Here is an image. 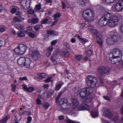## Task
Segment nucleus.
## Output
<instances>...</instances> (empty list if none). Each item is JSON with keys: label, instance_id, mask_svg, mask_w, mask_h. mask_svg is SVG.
Segmentation results:
<instances>
[{"label": "nucleus", "instance_id": "obj_14", "mask_svg": "<svg viewBox=\"0 0 123 123\" xmlns=\"http://www.w3.org/2000/svg\"><path fill=\"white\" fill-rule=\"evenodd\" d=\"M115 8L117 11H120L123 9V0H119L115 6Z\"/></svg>", "mask_w": 123, "mask_h": 123}, {"label": "nucleus", "instance_id": "obj_3", "mask_svg": "<svg viewBox=\"0 0 123 123\" xmlns=\"http://www.w3.org/2000/svg\"><path fill=\"white\" fill-rule=\"evenodd\" d=\"M112 51V54L110 55L109 59L112 64H115L121 60L123 50L118 48H115Z\"/></svg>", "mask_w": 123, "mask_h": 123}, {"label": "nucleus", "instance_id": "obj_33", "mask_svg": "<svg viewBox=\"0 0 123 123\" xmlns=\"http://www.w3.org/2000/svg\"><path fill=\"white\" fill-rule=\"evenodd\" d=\"M6 27L4 26H0V33H2L6 30Z\"/></svg>", "mask_w": 123, "mask_h": 123}, {"label": "nucleus", "instance_id": "obj_19", "mask_svg": "<svg viewBox=\"0 0 123 123\" xmlns=\"http://www.w3.org/2000/svg\"><path fill=\"white\" fill-rule=\"evenodd\" d=\"M25 19L21 17H16L13 19V20L12 22V23L14 24L15 23L21 22L22 20H24Z\"/></svg>", "mask_w": 123, "mask_h": 123}, {"label": "nucleus", "instance_id": "obj_30", "mask_svg": "<svg viewBox=\"0 0 123 123\" xmlns=\"http://www.w3.org/2000/svg\"><path fill=\"white\" fill-rule=\"evenodd\" d=\"M52 78V76H51L49 77L47 79L44 80V81L46 82H53L54 81L51 79V78Z\"/></svg>", "mask_w": 123, "mask_h": 123}, {"label": "nucleus", "instance_id": "obj_43", "mask_svg": "<svg viewBox=\"0 0 123 123\" xmlns=\"http://www.w3.org/2000/svg\"><path fill=\"white\" fill-rule=\"evenodd\" d=\"M87 54L88 56L92 55H93V51L92 50H88L87 51Z\"/></svg>", "mask_w": 123, "mask_h": 123}, {"label": "nucleus", "instance_id": "obj_26", "mask_svg": "<svg viewBox=\"0 0 123 123\" xmlns=\"http://www.w3.org/2000/svg\"><path fill=\"white\" fill-rule=\"evenodd\" d=\"M24 33V32L23 31L18 32L17 33L18 36L20 37H24L25 36Z\"/></svg>", "mask_w": 123, "mask_h": 123}, {"label": "nucleus", "instance_id": "obj_11", "mask_svg": "<svg viewBox=\"0 0 123 123\" xmlns=\"http://www.w3.org/2000/svg\"><path fill=\"white\" fill-rule=\"evenodd\" d=\"M29 54L34 60H37L40 57V54L39 52L37 51H30Z\"/></svg>", "mask_w": 123, "mask_h": 123}, {"label": "nucleus", "instance_id": "obj_12", "mask_svg": "<svg viewBox=\"0 0 123 123\" xmlns=\"http://www.w3.org/2000/svg\"><path fill=\"white\" fill-rule=\"evenodd\" d=\"M109 70L108 67H101L98 68V71L101 75H103L106 73H108L109 72Z\"/></svg>", "mask_w": 123, "mask_h": 123}, {"label": "nucleus", "instance_id": "obj_62", "mask_svg": "<svg viewBox=\"0 0 123 123\" xmlns=\"http://www.w3.org/2000/svg\"><path fill=\"white\" fill-rule=\"evenodd\" d=\"M71 42L72 43H75L76 42V40L75 38H72L70 40Z\"/></svg>", "mask_w": 123, "mask_h": 123}, {"label": "nucleus", "instance_id": "obj_60", "mask_svg": "<svg viewBox=\"0 0 123 123\" xmlns=\"http://www.w3.org/2000/svg\"><path fill=\"white\" fill-rule=\"evenodd\" d=\"M11 33L12 35H16V31L13 30L12 29L11 31Z\"/></svg>", "mask_w": 123, "mask_h": 123}, {"label": "nucleus", "instance_id": "obj_27", "mask_svg": "<svg viewBox=\"0 0 123 123\" xmlns=\"http://www.w3.org/2000/svg\"><path fill=\"white\" fill-rule=\"evenodd\" d=\"M37 75L42 78H45L47 76L46 74L44 73H39L37 74Z\"/></svg>", "mask_w": 123, "mask_h": 123}, {"label": "nucleus", "instance_id": "obj_41", "mask_svg": "<svg viewBox=\"0 0 123 123\" xmlns=\"http://www.w3.org/2000/svg\"><path fill=\"white\" fill-rule=\"evenodd\" d=\"M57 42V40H54L52 41L51 42V46H53L55 45Z\"/></svg>", "mask_w": 123, "mask_h": 123}, {"label": "nucleus", "instance_id": "obj_37", "mask_svg": "<svg viewBox=\"0 0 123 123\" xmlns=\"http://www.w3.org/2000/svg\"><path fill=\"white\" fill-rule=\"evenodd\" d=\"M28 35L30 37L32 38H34L36 36L35 34L32 32H29Z\"/></svg>", "mask_w": 123, "mask_h": 123}, {"label": "nucleus", "instance_id": "obj_17", "mask_svg": "<svg viewBox=\"0 0 123 123\" xmlns=\"http://www.w3.org/2000/svg\"><path fill=\"white\" fill-rule=\"evenodd\" d=\"M103 115L105 116L109 117H111L112 116V113L110 112L109 109L105 108L103 110Z\"/></svg>", "mask_w": 123, "mask_h": 123}, {"label": "nucleus", "instance_id": "obj_1", "mask_svg": "<svg viewBox=\"0 0 123 123\" xmlns=\"http://www.w3.org/2000/svg\"><path fill=\"white\" fill-rule=\"evenodd\" d=\"M103 14L100 19L98 23L101 26L107 25L110 27H114L118 23V20L117 17L107 10H103Z\"/></svg>", "mask_w": 123, "mask_h": 123}, {"label": "nucleus", "instance_id": "obj_28", "mask_svg": "<svg viewBox=\"0 0 123 123\" xmlns=\"http://www.w3.org/2000/svg\"><path fill=\"white\" fill-rule=\"evenodd\" d=\"M16 27L18 29L20 30H23L24 29V26L22 25L18 24L16 25Z\"/></svg>", "mask_w": 123, "mask_h": 123}, {"label": "nucleus", "instance_id": "obj_8", "mask_svg": "<svg viewBox=\"0 0 123 123\" xmlns=\"http://www.w3.org/2000/svg\"><path fill=\"white\" fill-rule=\"evenodd\" d=\"M27 48V46L23 44H19L14 49L15 53L18 55L24 54L26 52Z\"/></svg>", "mask_w": 123, "mask_h": 123}, {"label": "nucleus", "instance_id": "obj_21", "mask_svg": "<svg viewBox=\"0 0 123 123\" xmlns=\"http://www.w3.org/2000/svg\"><path fill=\"white\" fill-rule=\"evenodd\" d=\"M48 34L50 35L56 36L58 35V33L56 31L51 30H48L47 31Z\"/></svg>", "mask_w": 123, "mask_h": 123}, {"label": "nucleus", "instance_id": "obj_7", "mask_svg": "<svg viewBox=\"0 0 123 123\" xmlns=\"http://www.w3.org/2000/svg\"><path fill=\"white\" fill-rule=\"evenodd\" d=\"M111 37H108L106 39V43L108 45H112L118 41V37L115 31H111L110 33Z\"/></svg>", "mask_w": 123, "mask_h": 123}, {"label": "nucleus", "instance_id": "obj_48", "mask_svg": "<svg viewBox=\"0 0 123 123\" xmlns=\"http://www.w3.org/2000/svg\"><path fill=\"white\" fill-rule=\"evenodd\" d=\"M48 19L47 18H45L42 20L41 22V23L42 24H46L48 21Z\"/></svg>", "mask_w": 123, "mask_h": 123}, {"label": "nucleus", "instance_id": "obj_39", "mask_svg": "<svg viewBox=\"0 0 123 123\" xmlns=\"http://www.w3.org/2000/svg\"><path fill=\"white\" fill-rule=\"evenodd\" d=\"M41 8V5L40 3L36 5L35 9L36 10H40Z\"/></svg>", "mask_w": 123, "mask_h": 123}, {"label": "nucleus", "instance_id": "obj_4", "mask_svg": "<svg viewBox=\"0 0 123 123\" xmlns=\"http://www.w3.org/2000/svg\"><path fill=\"white\" fill-rule=\"evenodd\" d=\"M76 99V98H72L71 101L72 104V107H71V105L70 103L68 102V99L66 98H62L60 99L59 103L60 105V110L62 112H67L68 111H72L76 110L74 109L73 107V103L72 102V99Z\"/></svg>", "mask_w": 123, "mask_h": 123}, {"label": "nucleus", "instance_id": "obj_50", "mask_svg": "<svg viewBox=\"0 0 123 123\" xmlns=\"http://www.w3.org/2000/svg\"><path fill=\"white\" fill-rule=\"evenodd\" d=\"M63 92H60L59 94V95L56 98V102H58V100L60 97L61 94Z\"/></svg>", "mask_w": 123, "mask_h": 123}, {"label": "nucleus", "instance_id": "obj_9", "mask_svg": "<svg viewBox=\"0 0 123 123\" xmlns=\"http://www.w3.org/2000/svg\"><path fill=\"white\" fill-rule=\"evenodd\" d=\"M86 81L88 86L92 87H93L96 86L97 82V80L96 77L89 75L87 76Z\"/></svg>", "mask_w": 123, "mask_h": 123}, {"label": "nucleus", "instance_id": "obj_42", "mask_svg": "<svg viewBox=\"0 0 123 123\" xmlns=\"http://www.w3.org/2000/svg\"><path fill=\"white\" fill-rule=\"evenodd\" d=\"M53 49V48L52 46H50L47 49V51L51 53Z\"/></svg>", "mask_w": 123, "mask_h": 123}, {"label": "nucleus", "instance_id": "obj_57", "mask_svg": "<svg viewBox=\"0 0 123 123\" xmlns=\"http://www.w3.org/2000/svg\"><path fill=\"white\" fill-rule=\"evenodd\" d=\"M22 87L23 89L25 90L26 91H27L28 89V88L27 87V86L25 84H23L22 85Z\"/></svg>", "mask_w": 123, "mask_h": 123}, {"label": "nucleus", "instance_id": "obj_2", "mask_svg": "<svg viewBox=\"0 0 123 123\" xmlns=\"http://www.w3.org/2000/svg\"><path fill=\"white\" fill-rule=\"evenodd\" d=\"M74 90L75 93L77 94H79L83 101L88 102L92 100V98L90 95L92 92V88H85L81 89L77 88H75Z\"/></svg>", "mask_w": 123, "mask_h": 123}, {"label": "nucleus", "instance_id": "obj_46", "mask_svg": "<svg viewBox=\"0 0 123 123\" xmlns=\"http://www.w3.org/2000/svg\"><path fill=\"white\" fill-rule=\"evenodd\" d=\"M86 22H83L80 24V27L81 28H83L86 25Z\"/></svg>", "mask_w": 123, "mask_h": 123}, {"label": "nucleus", "instance_id": "obj_38", "mask_svg": "<svg viewBox=\"0 0 123 123\" xmlns=\"http://www.w3.org/2000/svg\"><path fill=\"white\" fill-rule=\"evenodd\" d=\"M93 29H94L93 26L92 25H90L88 27V31L91 33L93 31Z\"/></svg>", "mask_w": 123, "mask_h": 123}, {"label": "nucleus", "instance_id": "obj_5", "mask_svg": "<svg viewBox=\"0 0 123 123\" xmlns=\"http://www.w3.org/2000/svg\"><path fill=\"white\" fill-rule=\"evenodd\" d=\"M72 101L73 103V108L76 109V110L81 111L89 110V111H90L92 109V107H89V105L86 104H83L78 107L79 103L77 99H72Z\"/></svg>", "mask_w": 123, "mask_h": 123}, {"label": "nucleus", "instance_id": "obj_56", "mask_svg": "<svg viewBox=\"0 0 123 123\" xmlns=\"http://www.w3.org/2000/svg\"><path fill=\"white\" fill-rule=\"evenodd\" d=\"M19 79L21 80H27V78L26 77H20L19 78Z\"/></svg>", "mask_w": 123, "mask_h": 123}, {"label": "nucleus", "instance_id": "obj_18", "mask_svg": "<svg viewBox=\"0 0 123 123\" xmlns=\"http://www.w3.org/2000/svg\"><path fill=\"white\" fill-rule=\"evenodd\" d=\"M92 110L91 111V115L93 117H96L98 116V112L97 110V109L92 108Z\"/></svg>", "mask_w": 123, "mask_h": 123}, {"label": "nucleus", "instance_id": "obj_20", "mask_svg": "<svg viewBox=\"0 0 123 123\" xmlns=\"http://www.w3.org/2000/svg\"><path fill=\"white\" fill-rule=\"evenodd\" d=\"M25 58L23 57H20L17 60V63L20 66H24Z\"/></svg>", "mask_w": 123, "mask_h": 123}, {"label": "nucleus", "instance_id": "obj_36", "mask_svg": "<svg viewBox=\"0 0 123 123\" xmlns=\"http://www.w3.org/2000/svg\"><path fill=\"white\" fill-rule=\"evenodd\" d=\"M82 56L81 55H77L75 56V59L79 60H80L82 58Z\"/></svg>", "mask_w": 123, "mask_h": 123}, {"label": "nucleus", "instance_id": "obj_59", "mask_svg": "<svg viewBox=\"0 0 123 123\" xmlns=\"http://www.w3.org/2000/svg\"><path fill=\"white\" fill-rule=\"evenodd\" d=\"M119 119V117L118 116H117L115 118L113 119V120L115 122H117L118 120Z\"/></svg>", "mask_w": 123, "mask_h": 123}, {"label": "nucleus", "instance_id": "obj_58", "mask_svg": "<svg viewBox=\"0 0 123 123\" xmlns=\"http://www.w3.org/2000/svg\"><path fill=\"white\" fill-rule=\"evenodd\" d=\"M16 11V9L15 8H13L11 10V12L12 14H14Z\"/></svg>", "mask_w": 123, "mask_h": 123}, {"label": "nucleus", "instance_id": "obj_61", "mask_svg": "<svg viewBox=\"0 0 123 123\" xmlns=\"http://www.w3.org/2000/svg\"><path fill=\"white\" fill-rule=\"evenodd\" d=\"M120 30L121 32L123 34V24L121 25Z\"/></svg>", "mask_w": 123, "mask_h": 123}, {"label": "nucleus", "instance_id": "obj_51", "mask_svg": "<svg viewBox=\"0 0 123 123\" xmlns=\"http://www.w3.org/2000/svg\"><path fill=\"white\" fill-rule=\"evenodd\" d=\"M115 0H105V1L107 3H113Z\"/></svg>", "mask_w": 123, "mask_h": 123}, {"label": "nucleus", "instance_id": "obj_22", "mask_svg": "<svg viewBox=\"0 0 123 123\" xmlns=\"http://www.w3.org/2000/svg\"><path fill=\"white\" fill-rule=\"evenodd\" d=\"M61 55L65 57H67L69 55L68 52L66 49L62 50L61 51Z\"/></svg>", "mask_w": 123, "mask_h": 123}, {"label": "nucleus", "instance_id": "obj_24", "mask_svg": "<svg viewBox=\"0 0 123 123\" xmlns=\"http://www.w3.org/2000/svg\"><path fill=\"white\" fill-rule=\"evenodd\" d=\"M77 2L79 5L81 6L85 5L86 3V0H78Z\"/></svg>", "mask_w": 123, "mask_h": 123}, {"label": "nucleus", "instance_id": "obj_34", "mask_svg": "<svg viewBox=\"0 0 123 123\" xmlns=\"http://www.w3.org/2000/svg\"><path fill=\"white\" fill-rule=\"evenodd\" d=\"M39 20L37 18H33L32 19V22L33 24H36L39 21Z\"/></svg>", "mask_w": 123, "mask_h": 123}, {"label": "nucleus", "instance_id": "obj_44", "mask_svg": "<svg viewBox=\"0 0 123 123\" xmlns=\"http://www.w3.org/2000/svg\"><path fill=\"white\" fill-rule=\"evenodd\" d=\"M32 28L31 26H29L28 27L27 30L25 31L26 33H29V31L32 30Z\"/></svg>", "mask_w": 123, "mask_h": 123}, {"label": "nucleus", "instance_id": "obj_63", "mask_svg": "<svg viewBox=\"0 0 123 123\" xmlns=\"http://www.w3.org/2000/svg\"><path fill=\"white\" fill-rule=\"evenodd\" d=\"M62 8L63 9H64L66 6V4L63 1H62Z\"/></svg>", "mask_w": 123, "mask_h": 123}, {"label": "nucleus", "instance_id": "obj_64", "mask_svg": "<svg viewBox=\"0 0 123 123\" xmlns=\"http://www.w3.org/2000/svg\"><path fill=\"white\" fill-rule=\"evenodd\" d=\"M51 53L50 52L47 51V52L46 53V55L47 56H49L50 55Z\"/></svg>", "mask_w": 123, "mask_h": 123}, {"label": "nucleus", "instance_id": "obj_32", "mask_svg": "<svg viewBox=\"0 0 123 123\" xmlns=\"http://www.w3.org/2000/svg\"><path fill=\"white\" fill-rule=\"evenodd\" d=\"M42 98L40 95H39L38 96V98L37 100V102L38 104L40 105L41 104L42 101L40 99Z\"/></svg>", "mask_w": 123, "mask_h": 123}, {"label": "nucleus", "instance_id": "obj_31", "mask_svg": "<svg viewBox=\"0 0 123 123\" xmlns=\"http://www.w3.org/2000/svg\"><path fill=\"white\" fill-rule=\"evenodd\" d=\"M62 85L60 84H59L55 86V90L58 91L62 87V85L64 83L63 82L61 83Z\"/></svg>", "mask_w": 123, "mask_h": 123}, {"label": "nucleus", "instance_id": "obj_23", "mask_svg": "<svg viewBox=\"0 0 123 123\" xmlns=\"http://www.w3.org/2000/svg\"><path fill=\"white\" fill-rule=\"evenodd\" d=\"M57 55V54H56L54 53L53 55L51 56V60L55 64L56 63V59L58 57Z\"/></svg>", "mask_w": 123, "mask_h": 123}, {"label": "nucleus", "instance_id": "obj_6", "mask_svg": "<svg viewBox=\"0 0 123 123\" xmlns=\"http://www.w3.org/2000/svg\"><path fill=\"white\" fill-rule=\"evenodd\" d=\"M82 16L85 19L88 21H92L94 19V12L90 9H87L84 11L82 13Z\"/></svg>", "mask_w": 123, "mask_h": 123}, {"label": "nucleus", "instance_id": "obj_15", "mask_svg": "<svg viewBox=\"0 0 123 123\" xmlns=\"http://www.w3.org/2000/svg\"><path fill=\"white\" fill-rule=\"evenodd\" d=\"M32 62V61L31 59L28 58H25L24 66L27 68H29L31 67Z\"/></svg>", "mask_w": 123, "mask_h": 123}, {"label": "nucleus", "instance_id": "obj_13", "mask_svg": "<svg viewBox=\"0 0 123 123\" xmlns=\"http://www.w3.org/2000/svg\"><path fill=\"white\" fill-rule=\"evenodd\" d=\"M20 4L24 8L28 9L30 6L31 1L30 0H21Z\"/></svg>", "mask_w": 123, "mask_h": 123}, {"label": "nucleus", "instance_id": "obj_54", "mask_svg": "<svg viewBox=\"0 0 123 123\" xmlns=\"http://www.w3.org/2000/svg\"><path fill=\"white\" fill-rule=\"evenodd\" d=\"M40 27V26L39 25H37L34 26V29L36 30H39Z\"/></svg>", "mask_w": 123, "mask_h": 123}, {"label": "nucleus", "instance_id": "obj_35", "mask_svg": "<svg viewBox=\"0 0 123 123\" xmlns=\"http://www.w3.org/2000/svg\"><path fill=\"white\" fill-rule=\"evenodd\" d=\"M35 90L34 88L33 87H30L28 88L27 92H32Z\"/></svg>", "mask_w": 123, "mask_h": 123}, {"label": "nucleus", "instance_id": "obj_49", "mask_svg": "<svg viewBox=\"0 0 123 123\" xmlns=\"http://www.w3.org/2000/svg\"><path fill=\"white\" fill-rule=\"evenodd\" d=\"M49 106V104L48 103H45L44 104V107L46 109H48Z\"/></svg>", "mask_w": 123, "mask_h": 123}, {"label": "nucleus", "instance_id": "obj_25", "mask_svg": "<svg viewBox=\"0 0 123 123\" xmlns=\"http://www.w3.org/2000/svg\"><path fill=\"white\" fill-rule=\"evenodd\" d=\"M10 116L8 115L0 121V123H6L7 120L9 118Z\"/></svg>", "mask_w": 123, "mask_h": 123}, {"label": "nucleus", "instance_id": "obj_40", "mask_svg": "<svg viewBox=\"0 0 123 123\" xmlns=\"http://www.w3.org/2000/svg\"><path fill=\"white\" fill-rule=\"evenodd\" d=\"M66 121L68 123H80L77 121H74L71 120L69 119L67 120Z\"/></svg>", "mask_w": 123, "mask_h": 123}, {"label": "nucleus", "instance_id": "obj_53", "mask_svg": "<svg viewBox=\"0 0 123 123\" xmlns=\"http://www.w3.org/2000/svg\"><path fill=\"white\" fill-rule=\"evenodd\" d=\"M34 13V10L32 9H29L28 11V13L29 14H32Z\"/></svg>", "mask_w": 123, "mask_h": 123}, {"label": "nucleus", "instance_id": "obj_10", "mask_svg": "<svg viewBox=\"0 0 123 123\" xmlns=\"http://www.w3.org/2000/svg\"><path fill=\"white\" fill-rule=\"evenodd\" d=\"M91 33H93L96 35L97 36V43L100 46L102 47L103 43L101 40V36L100 33L98 32L97 30L95 29H93Z\"/></svg>", "mask_w": 123, "mask_h": 123}, {"label": "nucleus", "instance_id": "obj_55", "mask_svg": "<svg viewBox=\"0 0 123 123\" xmlns=\"http://www.w3.org/2000/svg\"><path fill=\"white\" fill-rule=\"evenodd\" d=\"M64 45L68 48H69L70 47V45L69 43L67 42H65L64 43Z\"/></svg>", "mask_w": 123, "mask_h": 123}, {"label": "nucleus", "instance_id": "obj_47", "mask_svg": "<svg viewBox=\"0 0 123 123\" xmlns=\"http://www.w3.org/2000/svg\"><path fill=\"white\" fill-rule=\"evenodd\" d=\"M80 40L83 43H85L88 41L86 39L84 38H81Z\"/></svg>", "mask_w": 123, "mask_h": 123}, {"label": "nucleus", "instance_id": "obj_45", "mask_svg": "<svg viewBox=\"0 0 123 123\" xmlns=\"http://www.w3.org/2000/svg\"><path fill=\"white\" fill-rule=\"evenodd\" d=\"M11 86L12 88V91L13 92H15L16 87V86L14 84H12L11 85Z\"/></svg>", "mask_w": 123, "mask_h": 123}, {"label": "nucleus", "instance_id": "obj_52", "mask_svg": "<svg viewBox=\"0 0 123 123\" xmlns=\"http://www.w3.org/2000/svg\"><path fill=\"white\" fill-rule=\"evenodd\" d=\"M32 118L31 117H29L27 118V123H30L31 121Z\"/></svg>", "mask_w": 123, "mask_h": 123}, {"label": "nucleus", "instance_id": "obj_16", "mask_svg": "<svg viewBox=\"0 0 123 123\" xmlns=\"http://www.w3.org/2000/svg\"><path fill=\"white\" fill-rule=\"evenodd\" d=\"M61 16V14L59 12H57L55 13L54 15V20L55 21L54 22H52V25H55L56 23L59 20V18Z\"/></svg>", "mask_w": 123, "mask_h": 123}, {"label": "nucleus", "instance_id": "obj_29", "mask_svg": "<svg viewBox=\"0 0 123 123\" xmlns=\"http://www.w3.org/2000/svg\"><path fill=\"white\" fill-rule=\"evenodd\" d=\"M31 113L30 111H25L23 113L21 114H19V115L20 116H24L25 115H31Z\"/></svg>", "mask_w": 123, "mask_h": 123}]
</instances>
